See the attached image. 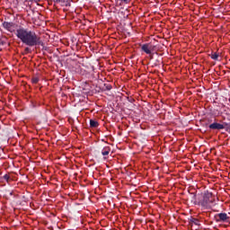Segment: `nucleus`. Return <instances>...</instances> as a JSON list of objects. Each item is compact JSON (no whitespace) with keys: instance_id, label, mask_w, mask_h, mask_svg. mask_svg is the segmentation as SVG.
<instances>
[{"instance_id":"7","label":"nucleus","mask_w":230,"mask_h":230,"mask_svg":"<svg viewBox=\"0 0 230 230\" xmlns=\"http://www.w3.org/2000/svg\"><path fill=\"white\" fill-rule=\"evenodd\" d=\"M54 3L60 4L61 6H71V3L68 0H53Z\"/></svg>"},{"instance_id":"3","label":"nucleus","mask_w":230,"mask_h":230,"mask_svg":"<svg viewBox=\"0 0 230 230\" xmlns=\"http://www.w3.org/2000/svg\"><path fill=\"white\" fill-rule=\"evenodd\" d=\"M141 50L146 53V55H151L152 51H155V46L151 43H146L142 45Z\"/></svg>"},{"instance_id":"18","label":"nucleus","mask_w":230,"mask_h":230,"mask_svg":"<svg viewBox=\"0 0 230 230\" xmlns=\"http://www.w3.org/2000/svg\"><path fill=\"white\" fill-rule=\"evenodd\" d=\"M122 3H125L126 4H128V0H120Z\"/></svg>"},{"instance_id":"20","label":"nucleus","mask_w":230,"mask_h":230,"mask_svg":"<svg viewBox=\"0 0 230 230\" xmlns=\"http://www.w3.org/2000/svg\"><path fill=\"white\" fill-rule=\"evenodd\" d=\"M0 43H1V38H0Z\"/></svg>"},{"instance_id":"6","label":"nucleus","mask_w":230,"mask_h":230,"mask_svg":"<svg viewBox=\"0 0 230 230\" xmlns=\"http://www.w3.org/2000/svg\"><path fill=\"white\" fill-rule=\"evenodd\" d=\"M208 128H210V130H224V126L217 122H213L208 126Z\"/></svg>"},{"instance_id":"1","label":"nucleus","mask_w":230,"mask_h":230,"mask_svg":"<svg viewBox=\"0 0 230 230\" xmlns=\"http://www.w3.org/2000/svg\"><path fill=\"white\" fill-rule=\"evenodd\" d=\"M15 35L23 44L31 48H33V46H44V41L40 40L37 33L23 27H19Z\"/></svg>"},{"instance_id":"12","label":"nucleus","mask_w":230,"mask_h":230,"mask_svg":"<svg viewBox=\"0 0 230 230\" xmlns=\"http://www.w3.org/2000/svg\"><path fill=\"white\" fill-rule=\"evenodd\" d=\"M210 57H211V58H212V60H218L219 55H218V53L215 52V53H212V54L210 55Z\"/></svg>"},{"instance_id":"11","label":"nucleus","mask_w":230,"mask_h":230,"mask_svg":"<svg viewBox=\"0 0 230 230\" xmlns=\"http://www.w3.org/2000/svg\"><path fill=\"white\" fill-rule=\"evenodd\" d=\"M102 89H103V91H111V89H112V85H111L109 84H104Z\"/></svg>"},{"instance_id":"19","label":"nucleus","mask_w":230,"mask_h":230,"mask_svg":"<svg viewBox=\"0 0 230 230\" xmlns=\"http://www.w3.org/2000/svg\"><path fill=\"white\" fill-rule=\"evenodd\" d=\"M151 58H154V56H151Z\"/></svg>"},{"instance_id":"14","label":"nucleus","mask_w":230,"mask_h":230,"mask_svg":"<svg viewBox=\"0 0 230 230\" xmlns=\"http://www.w3.org/2000/svg\"><path fill=\"white\" fill-rule=\"evenodd\" d=\"M31 82L32 84H39V77H32Z\"/></svg>"},{"instance_id":"2","label":"nucleus","mask_w":230,"mask_h":230,"mask_svg":"<svg viewBox=\"0 0 230 230\" xmlns=\"http://www.w3.org/2000/svg\"><path fill=\"white\" fill-rule=\"evenodd\" d=\"M190 195L191 202L195 206H201L203 209H211L215 206V198H213V193L209 191L200 194L190 193Z\"/></svg>"},{"instance_id":"10","label":"nucleus","mask_w":230,"mask_h":230,"mask_svg":"<svg viewBox=\"0 0 230 230\" xmlns=\"http://www.w3.org/2000/svg\"><path fill=\"white\" fill-rule=\"evenodd\" d=\"M111 154V147L110 146H105L102 150V155H109Z\"/></svg>"},{"instance_id":"8","label":"nucleus","mask_w":230,"mask_h":230,"mask_svg":"<svg viewBox=\"0 0 230 230\" xmlns=\"http://www.w3.org/2000/svg\"><path fill=\"white\" fill-rule=\"evenodd\" d=\"M189 224L190 226H193V224H194V226H200V220H199L193 217H190V218H189Z\"/></svg>"},{"instance_id":"15","label":"nucleus","mask_w":230,"mask_h":230,"mask_svg":"<svg viewBox=\"0 0 230 230\" xmlns=\"http://www.w3.org/2000/svg\"><path fill=\"white\" fill-rule=\"evenodd\" d=\"M128 102H129V103H134V102H136V99L132 97H128Z\"/></svg>"},{"instance_id":"4","label":"nucleus","mask_w":230,"mask_h":230,"mask_svg":"<svg viewBox=\"0 0 230 230\" xmlns=\"http://www.w3.org/2000/svg\"><path fill=\"white\" fill-rule=\"evenodd\" d=\"M216 222H227L229 220V216H227V213H219L215 216Z\"/></svg>"},{"instance_id":"13","label":"nucleus","mask_w":230,"mask_h":230,"mask_svg":"<svg viewBox=\"0 0 230 230\" xmlns=\"http://www.w3.org/2000/svg\"><path fill=\"white\" fill-rule=\"evenodd\" d=\"M4 181H6V182H9L10 181V174H4Z\"/></svg>"},{"instance_id":"5","label":"nucleus","mask_w":230,"mask_h":230,"mask_svg":"<svg viewBox=\"0 0 230 230\" xmlns=\"http://www.w3.org/2000/svg\"><path fill=\"white\" fill-rule=\"evenodd\" d=\"M3 28H4V30H7V31H10L11 33H13V31H15V23L10 22H4Z\"/></svg>"},{"instance_id":"17","label":"nucleus","mask_w":230,"mask_h":230,"mask_svg":"<svg viewBox=\"0 0 230 230\" xmlns=\"http://www.w3.org/2000/svg\"><path fill=\"white\" fill-rule=\"evenodd\" d=\"M30 51H31V49L30 48H25V53H30Z\"/></svg>"},{"instance_id":"16","label":"nucleus","mask_w":230,"mask_h":230,"mask_svg":"<svg viewBox=\"0 0 230 230\" xmlns=\"http://www.w3.org/2000/svg\"><path fill=\"white\" fill-rule=\"evenodd\" d=\"M221 125L224 127V128H229V123L227 122H223Z\"/></svg>"},{"instance_id":"9","label":"nucleus","mask_w":230,"mask_h":230,"mask_svg":"<svg viewBox=\"0 0 230 230\" xmlns=\"http://www.w3.org/2000/svg\"><path fill=\"white\" fill-rule=\"evenodd\" d=\"M90 127L92 128H98V127H100V123L95 119H90Z\"/></svg>"}]
</instances>
